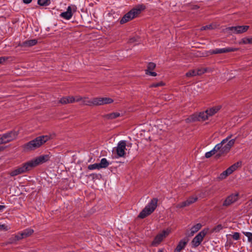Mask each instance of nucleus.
<instances>
[{
    "label": "nucleus",
    "mask_w": 252,
    "mask_h": 252,
    "mask_svg": "<svg viewBox=\"0 0 252 252\" xmlns=\"http://www.w3.org/2000/svg\"><path fill=\"white\" fill-rule=\"evenodd\" d=\"M50 139L49 135H41L37 137L32 140L25 144L23 146V149L25 152L33 151L48 141Z\"/></svg>",
    "instance_id": "obj_1"
},
{
    "label": "nucleus",
    "mask_w": 252,
    "mask_h": 252,
    "mask_svg": "<svg viewBox=\"0 0 252 252\" xmlns=\"http://www.w3.org/2000/svg\"><path fill=\"white\" fill-rule=\"evenodd\" d=\"M236 139H232L230 140L227 144L221 147L220 144H217L215 147L210 151L206 153L205 157L209 158L216 153L218 152V156L220 157L228 153L230 150L231 147L234 145Z\"/></svg>",
    "instance_id": "obj_2"
},
{
    "label": "nucleus",
    "mask_w": 252,
    "mask_h": 252,
    "mask_svg": "<svg viewBox=\"0 0 252 252\" xmlns=\"http://www.w3.org/2000/svg\"><path fill=\"white\" fill-rule=\"evenodd\" d=\"M113 101V99L109 97H97L92 99H90L88 97H84L82 102L83 105L92 106L110 104Z\"/></svg>",
    "instance_id": "obj_3"
},
{
    "label": "nucleus",
    "mask_w": 252,
    "mask_h": 252,
    "mask_svg": "<svg viewBox=\"0 0 252 252\" xmlns=\"http://www.w3.org/2000/svg\"><path fill=\"white\" fill-rule=\"evenodd\" d=\"M158 199L157 198H153L151 201L145 206L138 216L140 219H144L151 215L157 207Z\"/></svg>",
    "instance_id": "obj_4"
},
{
    "label": "nucleus",
    "mask_w": 252,
    "mask_h": 252,
    "mask_svg": "<svg viewBox=\"0 0 252 252\" xmlns=\"http://www.w3.org/2000/svg\"><path fill=\"white\" fill-rule=\"evenodd\" d=\"M140 8H133L127 13H126L120 20V23L123 24L133 19L139 14L142 9L145 8V6L141 5Z\"/></svg>",
    "instance_id": "obj_5"
},
{
    "label": "nucleus",
    "mask_w": 252,
    "mask_h": 252,
    "mask_svg": "<svg viewBox=\"0 0 252 252\" xmlns=\"http://www.w3.org/2000/svg\"><path fill=\"white\" fill-rule=\"evenodd\" d=\"M18 131L11 130L2 134L0 137V144H6L16 139Z\"/></svg>",
    "instance_id": "obj_6"
},
{
    "label": "nucleus",
    "mask_w": 252,
    "mask_h": 252,
    "mask_svg": "<svg viewBox=\"0 0 252 252\" xmlns=\"http://www.w3.org/2000/svg\"><path fill=\"white\" fill-rule=\"evenodd\" d=\"M50 158V156L49 155H44L40 156L28 162L31 169H32L33 168L36 167V166L48 161L49 160Z\"/></svg>",
    "instance_id": "obj_7"
},
{
    "label": "nucleus",
    "mask_w": 252,
    "mask_h": 252,
    "mask_svg": "<svg viewBox=\"0 0 252 252\" xmlns=\"http://www.w3.org/2000/svg\"><path fill=\"white\" fill-rule=\"evenodd\" d=\"M32 170L28 162L23 163L21 166L18 167L16 169L11 171L9 174L11 176L13 177L19 174L26 173Z\"/></svg>",
    "instance_id": "obj_8"
},
{
    "label": "nucleus",
    "mask_w": 252,
    "mask_h": 252,
    "mask_svg": "<svg viewBox=\"0 0 252 252\" xmlns=\"http://www.w3.org/2000/svg\"><path fill=\"white\" fill-rule=\"evenodd\" d=\"M208 229H203L200 231L191 241V244L193 248L197 247L203 241L204 237L207 234Z\"/></svg>",
    "instance_id": "obj_9"
},
{
    "label": "nucleus",
    "mask_w": 252,
    "mask_h": 252,
    "mask_svg": "<svg viewBox=\"0 0 252 252\" xmlns=\"http://www.w3.org/2000/svg\"><path fill=\"white\" fill-rule=\"evenodd\" d=\"M208 116L206 111L199 112V113H194L190 116L188 118V120L190 122H195V121H204L207 120Z\"/></svg>",
    "instance_id": "obj_10"
},
{
    "label": "nucleus",
    "mask_w": 252,
    "mask_h": 252,
    "mask_svg": "<svg viewBox=\"0 0 252 252\" xmlns=\"http://www.w3.org/2000/svg\"><path fill=\"white\" fill-rule=\"evenodd\" d=\"M118 157H124L126 154V141L125 140H121L119 142L117 146L115 148Z\"/></svg>",
    "instance_id": "obj_11"
},
{
    "label": "nucleus",
    "mask_w": 252,
    "mask_h": 252,
    "mask_svg": "<svg viewBox=\"0 0 252 252\" xmlns=\"http://www.w3.org/2000/svg\"><path fill=\"white\" fill-rule=\"evenodd\" d=\"M249 26H238L230 27L226 29L227 31H230L232 33L240 34L245 32L249 29Z\"/></svg>",
    "instance_id": "obj_12"
},
{
    "label": "nucleus",
    "mask_w": 252,
    "mask_h": 252,
    "mask_svg": "<svg viewBox=\"0 0 252 252\" xmlns=\"http://www.w3.org/2000/svg\"><path fill=\"white\" fill-rule=\"evenodd\" d=\"M169 231L163 230L161 233L158 234L152 242V245L154 246H158L169 234Z\"/></svg>",
    "instance_id": "obj_13"
},
{
    "label": "nucleus",
    "mask_w": 252,
    "mask_h": 252,
    "mask_svg": "<svg viewBox=\"0 0 252 252\" xmlns=\"http://www.w3.org/2000/svg\"><path fill=\"white\" fill-rule=\"evenodd\" d=\"M238 49L233 47H226L221 49L217 48L214 50H211L209 51L211 55L225 53L227 52H235L238 51Z\"/></svg>",
    "instance_id": "obj_14"
},
{
    "label": "nucleus",
    "mask_w": 252,
    "mask_h": 252,
    "mask_svg": "<svg viewBox=\"0 0 252 252\" xmlns=\"http://www.w3.org/2000/svg\"><path fill=\"white\" fill-rule=\"evenodd\" d=\"M75 5H72L68 6L67 10L65 12L61 13L60 16L66 20H69L72 16V10L75 11L76 10Z\"/></svg>",
    "instance_id": "obj_15"
},
{
    "label": "nucleus",
    "mask_w": 252,
    "mask_h": 252,
    "mask_svg": "<svg viewBox=\"0 0 252 252\" xmlns=\"http://www.w3.org/2000/svg\"><path fill=\"white\" fill-rule=\"evenodd\" d=\"M237 199L238 194H232L227 197V198L224 201L222 205L223 206L228 207L232 203L236 202L237 200Z\"/></svg>",
    "instance_id": "obj_16"
},
{
    "label": "nucleus",
    "mask_w": 252,
    "mask_h": 252,
    "mask_svg": "<svg viewBox=\"0 0 252 252\" xmlns=\"http://www.w3.org/2000/svg\"><path fill=\"white\" fill-rule=\"evenodd\" d=\"M189 241V239L187 237L181 240L174 250V252H180L181 250L184 249Z\"/></svg>",
    "instance_id": "obj_17"
},
{
    "label": "nucleus",
    "mask_w": 252,
    "mask_h": 252,
    "mask_svg": "<svg viewBox=\"0 0 252 252\" xmlns=\"http://www.w3.org/2000/svg\"><path fill=\"white\" fill-rule=\"evenodd\" d=\"M198 199V198L197 196H190L188 198V199L181 203L180 204H179V207L180 208H183L188 206L190 205V204L193 203L194 202H196Z\"/></svg>",
    "instance_id": "obj_18"
},
{
    "label": "nucleus",
    "mask_w": 252,
    "mask_h": 252,
    "mask_svg": "<svg viewBox=\"0 0 252 252\" xmlns=\"http://www.w3.org/2000/svg\"><path fill=\"white\" fill-rule=\"evenodd\" d=\"M21 238L19 236L18 233L16 234H14L11 236V237L6 242V245L7 244H16L17 242L21 240Z\"/></svg>",
    "instance_id": "obj_19"
},
{
    "label": "nucleus",
    "mask_w": 252,
    "mask_h": 252,
    "mask_svg": "<svg viewBox=\"0 0 252 252\" xmlns=\"http://www.w3.org/2000/svg\"><path fill=\"white\" fill-rule=\"evenodd\" d=\"M33 232L34 231H33V229L28 228H27V229L24 230L23 231H22L21 232H18V233L19 234V236L21 238V240H22L23 239H24V238H26L27 237L30 236L31 235H32L33 234Z\"/></svg>",
    "instance_id": "obj_20"
},
{
    "label": "nucleus",
    "mask_w": 252,
    "mask_h": 252,
    "mask_svg": "<svg viewBox=\"0 0 252 252\" xmlns=\"http://www.w3.org/2000/svg\"><path fill=\"white\" fill-rule=\"evenodd\" d=\"M221 108L220 105H218L216 106H214L211 107L209 109H208L206 110V113H207V115L209 117L212 116L217 113Z\"/></svg>",
    "instance_id": "obj_21"
},
{
    "label": "nucleus",
    "mask_w": 252,
    "mask_h": 252,
    "mask_svg": "<svg viewBox=\"0 0 252 252\" xmlns=\"http://www.w3.org/2000/svg\"><path fill=\"white\" fill-rule=\"evenodd\" d=\"M37 43L36 39H31L26 40L19 45V46L23 47H31L35 45Z\"/></svg>",
    "instance_id": "obj_22"
},
{
    "label": "nucleus",
    "mask_w": 252,
    "mask_h": 252,
    "mask_svg": "<svg viewBox=\"0 0 252 252\" xmlns=\"http://www.w3.org/2000/svg\"><path fill=\"white\" fill-rule=\"evenodd\" d=\"M59 102L60 103L63 104H65L69 103H73L74 102V97L71 96L63 97L61 98Z\"/></svg>",
    "instance_id": "obj_23"
},
{
    "label": "nucleus",
    "mask_w": 252,
    "mask_h": 252,
    "mask_svg": "<svg viewBox=\"0 0 252 252\" xmlns=\"http://www.w3.org/2000/svg\"><path fill=\"white\" fill-rule=\"evenodd\" d=\"M202 225L199 223L193 225L190 229V235L191 236L193 235L195 233L200 229Z\"/></svg>",
    "instance_id": "obj_24"
},
{
    "label": "nucleus",
    "mask_w": 252,
    "mask_h": 252,
    "mask_svg": "<svg viewBox=\"0 0 252 252\" xmlns=\"http://www.w3.org/2000/svg\"><path fill=\"white\" fill-rule=\"evenodd\" d=\"M120 116V113L113 112L108 114L105 116V118L107 119H114Z\"/></svg>",
    "instance_id": "obj_25"
},
{
    "label": "nucleus",
    "mask_w": 252,
    "mask_h": 252,
    "mask_svg": "<svg viewBox=\"0 0 252 252\" xmlns=\"http://www.w3.org/2000/svg\"><path fill=\"white\" fill-rule=\"evenodd\" d=\"M99 167H100L101 168H105L108 166L109 165V163L106 158H103L101 159L100 162L99 163Z\"/></svg>",
    "instance_id": "obj_26"
},
{
    "label": "nucleus",
    "mask_w": 252,
    "mask_h": 252,
    "mask_svg": "<svg viewBox=\"0 0 252 252\" xmlns=\"http://www.w3.org/2000/svg\"><path fill=\"white\" fill-rule=\"evenodd\" d=\"M50 0H38L37 3L40 6H46L50 4Z\"/></svg>",
    "instance_id": "obj_27"
},
{
    "label": "nucleus",
    "mask_w": 252,
    "mask_h": 252,
    "mask_svg": "<svg viewBox=\"0 0 252 252\" xmlns=\"http://www.w3.org/2000/svg\"><path fill=\"white\" fill-rule=\"evenodd\" d=\"M223 228V226L221 224H218L217 226H215L213 228H212L211 230V233L214 232H219Z\"/></svg>",
    "instance_id": "obj_28"
},
{
    "label": "nucleus",
    "mask_w": 252,
    "mask_h": 252,
    "mask_svg": "<svg viewBox=\"0 0 252 252\" xmlns=\"http://www.w3.org/2000/svg\"><path fill=\"white\" fill-rule=\"evenodd\" d=\"M232 136V135L231 134L228 136L226 138L223 139L221 142L219 143L221 145V147H224L225 145L228 143V142L230 140V139L231 138Z\"/></svg>",
    "instance_id": "obj_29"
},
{
    "label": "nucleus",
    "mask_w": 252,
    "mask_h": 252,
    "mask_svg": "<svg viewBox=\"0 0 252 252\" xmlns=\"http://www.w3.org/2000/svg\"><path fill=\"white\" fill-rule=\"evenodd\" d=\"M241 165V162H237L231 166L229 167V168L230 170L233 172L234 171H235L238 167H240Z\"/></svg>",
    "instance_id": "obj_30"
},
{
    "label": "nucleus",
    "mask_w": 252,
    "mask_h": 252,
    "mask_svg": "<svg viewBox=\"0 0 252 252\" xmlns=\"http://www.w3.org/2000/svg\"><path fill=\"white\" fill-rule=\"evenodd\" d=\"M88 168L89 170H94V169H99L101 168H100V167H99V163H94V164L89 165L88 166Z\"/></svg>",
    "instance_id": "obj_31"
},
{
    "label": "nucleus",
    "mask_w": 252,
    "mask_h": 252,
    "mask_svg": "<svg viewBox=\"0 0 252 252\" xmlns=\"http://www.w3.org/2000/svg\"><path fill=\"white\" fill-rule=\"evenodd\" d=\"M187 77L196 76V70H191L186 73Z\"/></svg>",
    "instance_id": "obj_32"
},
{
    "label": "nucleus",
    "mask_w": 252,
    "mask_h": 252,
    "mask_svg": "<svg viewBox=\"0 0 252 252\" xmlns=\"http://www.w3.org/2000/svg\"><path fill=\"white\" fill-rule=\"evenodd\" d=\"M243 233L248 238L249 242H252V233L249 232H243Z\"/></svg>",
    "instance_id": "obj_33"
},
{
    "label": "nucleus",
    "mask_w": 252,
    "mask_h": 252,
    "mask_svg": "<svg viewBox=\"0 0 252 252\" xmlns=\"http://www.w3.org/2000/svg\"><path fill=\"white\" fill-rule=\"evenodd\" d=\"M156 64L154 63L150 62L148 63L147 66V69L145 71L153 70L156 67Z\"/></svg>",
    "instance_id": "obj_34"
},
{
    "label": "nucleus",
    "mask_w": 252,
    "mask_h": 252,
    "mask_svg": "<svg viewBox=\"0 0 252 252\" xmlns=\"http://www.w3.org/2000/svg\"><path fill=\"white\" fill-rule=\"evenodd\" d=\"M164 85V83H163L162 82H160L159 83H153L151 85V87H152V88H156V87H159V86H163Z\"/></svg>",
    "instance_id": "obj_35"
},
{
    "label": "nucleus",
    "mask_w": 252,
    "mask_h": 252,
    "mask_svg": "<svg viewBox=\"0 0 252 252\" xmlns=\"http://www.w3.org/2000/svg\"><path fill=\"white\" fill-rule=\"evenodd\" d=\"M228 175H229L228 173L227 172L226 173V171L225 170L220 174L219 178L220 179H223Z\"/></svg>",
    "instance_id": "obj_36"
},
{
    "label": "nucleus",
    "mask_w": 252,
    "mask_h": 252,
    "mask_svg": "<svg viewBox=\"0 0 252 252\" xmlns=\"http://www.w3.org/2000/svg\"><path fill=\"white\" fill-rule=\"evenodd\" d=\"M242 42L244 44H251V38H244L242 39Z\"/></svg>",
    "instance_id": "obj_37"
},
{
    "label": "nucleus",
    "mask_w": 252,
    "mask_h": 252,
    "mask_svg": "<svg viewBox=\"0 0 252 252\" xmlns=\"http://www.w3.org/2000/svg\"><path fill=\"white\" fill-rule=\"evenodd\" d=\"M100 174H91L89 176L91 177L93 180L94 179H99L100 177Z\"/></svg>",
    "instance_id": "obj_38"
},
{
    "label": "nucleus",
    "mask_w": 252,
    "mask_h": 252,
    "mask_svg": "<svg viewBox=\"0 0 252 252\" xmlns=\"http://www.w3.org/2000/svg\"><path fill=\"white\" fill-rule=\"evenodd\" d=\"M232 238L235 240H238L240 239V233L239 232H234L232 235Z\"/></svg>",
    "instance_id": "obj_39"
},
{
    "label": "nucleus",
    "mask_w": 252,
    "mask_h": 252,
    "mask_svg": "<svg viewBox=\"0 0 252 252\" xmlns=\"http://www.w3.org/2000/svg\"><path fill=\"white\" fill-rule=\"evenodd\" d=\"M146 74L152 76H156L157 74L156 72L152 71V70L145 71Z\"/></svg>",
    "instance_id": "obj_40"
},
{
    "label": "nucleus",
    "mask_w": 252,
    "mask_h": 252,
    "mask_svg": "<svg viewBox=\"0 0 252 252\" xmlns=\"http://www.w3.org/2000/svg\"><path fill=\"white\" fill-rule=\"evenodd\" d=\"M9 59L8 57H0V64L3 63L5 62L8 60Z\"/></svg>",
    "instance_id": "obj_41"
},
{
    "label": "nucleus",
    "mask_w": 252,
    "mask_h": 252,
    "mask_svg": "<svg viewBox=\"0 0 252 252\" xmlns=\"http://www.w3.org/2000/svg\"><path fill=\"white\" fill-rule=\"evenodd\" d=\"M8 229V226L5 224H0V230L6 231Z\"/></svg>",
    "instance_id": "obj_42"
},
{
    "label": "nucleus",
    "mask_w": 252,
    "mask_h": 252,
    "mask_svg": "<svg viewBox=\"0 0 252 252\" xmlns=\"http://www.w3.org/2000/svg\"><path fill=\"white\" fill-rule=\"evenodd\" d=\"M83 98L84 97H82L80 96H76L75 97H74V102H79V101H82Z\"/></svg>",
    "instance_id": "obj_43"
},
{
    "label": "nucleus",
    "mask_w": 252,
    "mask_h": 252,
    "mask_svg": "<svg viewBox=\"0 0 252 252\" xmlns=\"http://www.w3.org/2000/svg\"><path fill=\"white\" fill-rule=\"evenodd\" d=\"M211 27H212V26L210 25H206V26L202 27L201 28V30L203 31V30H206L207 29H210Z\"/></svg>",
    "instance_id": "obj_44"
},
{
    "label": "nucleus",
    "mask_w": 252,
    "mask_h": 252,
    "mask_svg": "<svg viewBox=\"0 0 252 252\" xmlns=\"http://www.w3.org/2000/svg\"><path fill=\"white\" fill-rule=\"evenodd\" d=\"M205 71L202 70L201 69L196 70V75H201Z\"/></svg>",
    "instance_id": "obj_45"
},
{
    "label": "nucleus",
    "mask_w": 252,
    "mask_h": 252,
    "mask_svg": "<svg viewBox=\"0 0 252 252\" xmlns=\"http://www.w3.org/2000/svg\"><path fill=\"white\" fill-rule=\"evenodd\" d=\"M32 0H23V2L25 4H29L32 2Z\"/></svg>",
    "instance_id": "obj_46"
},
{
    "label": "nucleus",
    "mask_w": 252,
    "mask_h": 252,
    "mask_svg": "<svg viewBox=\"0 0 252 252\" xmlns=\"http://www.w3.org/2000/svg\"><path fill=\"white\" fill-rule=\"evenodd\" d=\"M225 171H226V173L227 172L229 175H230L233 173L232 171L229 168V167H228L226 170H225Z\"/></svg>",
    "instance_id": "obj_47"
},
{
    "label": "nucleus",
    "mask_w": 252,
    "mask_h": 252,
    "mask_svg": "<svg viewBox=\"0 0 252 252\" xmlns=\"http://www.w3.org/2000/svg\"><path fill=\"white\" fill-rule=\"evenodd\" d=\"M135 41V39H134V38H131L129 39V43H133L134 42V41Z\"/></svg>",
    "instance_id": "obj_48"
},
{
    "label": "nucleus",
    "mask_w": 252,
    "mask_h": 252,
    "mask_svg": "<svg viewBox=\"0 0 252 252\" xmlns=\"http://www.w3.org/2000/svg\"><path fill=\"white\" fill-rule=\"evenodd\" d=\"M5 208V206L4 205H0V211L2 210L3 209Z\"/></svg>",
    "instance_id": "obj_49"
},
{
    "label": "nucleus",
    "mask_w": 252,
    "mask_h": 252,
    "mask_svg": "<svg viewBox=\"0 0 252 252\" xmlns=\"http://www.w3.org/2000/svg\"><path fill=\"white\" fill-rule=\"evenodd\" d=\"M158 252H164V251L162 249H159Z\"/></svg>",
    "instance_id": "obj_50"
},
{
    "label": "nucleus",
    "mask_w": 252,
    "mask_h": 252,
    "mask_svg": "<svg viewBox=\"0 0 252 252\" xmlns=\"http://www.w3.org/2000/svg\"><path fill=\"white\" fill-rule=\"evenodd\" d=\"M2 150H3V148L2 147H0V151H1Z\"/></svg>",
    "instance_id": "obj_51"
},
{
    "label": "nucleus",
    "mask_w": 252,
    "mask_h": 252,
    "mask_svg": "<svg viewBox=\"0 0 252 252\" xmlns=\"http://www.w3.org/2000/svg\"><path fill=\"white\" fill-rule=\"evenodd\" d=\"M251 38V44H252V37Z\"/></svg>",
    "instance_id": "obj_52"
},
{
    "label": "nucleus",
    "mask_w": 252,
    "mask_h": 252,
    "mask_svg": "<svg viewBox=\"0 0 252 252\" xmlns=\"http://www.w3.org/2000/svg\"><path fill=\"white\" fill-rule=\"evenodd\" d=\"M251 203L252 204V198L251 199Z\"/></svg>",
    "instance_id": "obj_53"
}]
</instances>
